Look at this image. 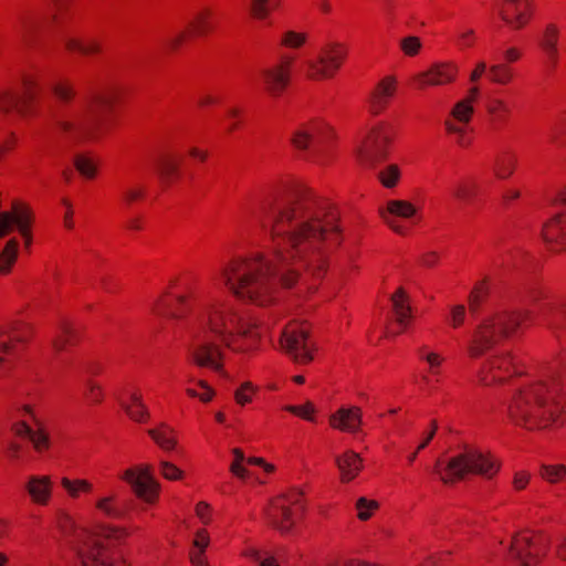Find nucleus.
Returning <instances> with one entry per match:
<instances>
[{
    "instance_id": "nucleus-28",
    "label": "nucleus",
    "mask_w": 566,
    "mask_h": 566,
    "mask_svg": "<svg viewBox=\"0 0 566 566\" xmlns=\"http://www.w3.org/2000/svg\"><path fill=\"white\" fill-rule=\"evenodd\" d=\"M25 488L34 503L48 504L52 492V482L49 476H30Z\"/></svg>"
},
{
    "instance_id": "nucleus-15",
    "label": "nucleus",
    "mask_w": 566,
    "mask_h": 566,
    "mask_svg": "<svg viewBox=\"0 0 566 566\" xmlns=\"http://www.w3.org/2000/svg\"><path fill=\"white\" fill-rule=\"evenodd\" d=\"M329 127L322 122H312L300 126L292 136V144L298 150H319L328 139Z\"/></svg>"
},
{
    "instance_id": "nucleus-30",
    "label": "nucleus",
    "mask_w": 566,
    "mask_h": 566,
    "mask_svg": "<svg viewBox=\"0 0 566 566\" xmlns=\"http://www.w3.org/2000/svg\"><path fill=\"white\" fill-rule=\"evenodd\" d=\"M147 433L164 451H172L177 446L175 430L166 422H159L156 428L148 429Z\"/></svg>"
},
{
    "instance_id": "nucleus-61",
    "label": "nucleus",
    "mask_w": 566,
    "mask_h": 566,
    "mask_svg": "<svg viewBox=\"0 0 566 566\" xmlns=\"http://www.w3.org/2000/svg\"><path fill=\"white\" fill-rule=\"evenodd\" d=\"M476 39L475 31L473 29L460 30L457 38V44L461 48H470L473 45Z\"/></svg>"
},
{
    "instance_id": "nucleus-27",
    "label": "nucleus",
    "mask_w": 566,
    "mask_h": 566,
    "mask_svg": "<svg viewBox=\"0 0 566 566\" xmlns=\"http://www.w3.org/2000/svg\"><path fill=\"white\" fill-rule=\"evenodd\" d=\"M38 424V429H32L25 421H19L13 424L12 430L13 432L21 438H28L34 449L38 452H42L46 450L50 446L49 436L43 429V427L35 420Z\"/></svg>"
},
{
    "instance_id": "nucleus-12",
    "label": "nucleus",
    "mask_w": 566,
    "mask_h": 566,
    "mask_svg": "<svg viewBox=\"0 0 566 566\" xmlns=\"http://www.w3.org/2000/svg\"><path fill=\"white\" fill-rule=\"evenodd\" d=\"M122 478L132 486L139 499L148 503L156 501L160 485L155 479L150 465L143 464L127 469Z\"/></svg>"
},
{
    "instance_id": "nucleus-22",
    "label": "nucleus",
    "mask_w": 566,
    "mask_h": 566,
    "mask_svg": "<svg viewBox=\"0 0 566 566\" xmlns=\"http://www.w3.org/2000/svg\"><path fill=\"white\" fill-rule=\"evenodd\" d=\"M531 0H504L499 6V14L512 29H522L528 21Z\"/></svg>"
},
{
    "instance_id": "nucleus-18",
    "label": "nucleus",
    "mask_w": 566,
    "mask_h": 566,
    "mask_svg": "<svg viewBox=\"0 0 566 566\" xmlns=\"http://www.w3.org/2000/svg\"><path fill=\"white\" fill-rule=\"evenodd\" d=\"M292 56H283L279 63L261 71L264 90L271 96H280L290 82Z\"/></svg>"
},
{
    "instance_id": "nucleus-31",
    "label": "nucleus",
    "mask_w": 566,
    "mask_h": 566,
    "mask_svg": "<svg viewBox=\"0 0 566 566\" xmlns=\"http://www.w3.org/2000/svg\"><path fill=\"white\" fill-rule=\"evenodd\" d=\"M479 87L473 86L469 90V95L454 105L451 114L460 124L467 125L470 122L473 114V103L479 96Z\"/></svg>"
},
{
    "instance_id": "nucleus-39",
    "label": "nucleus",
    "mask_w": 566,
    "mask_h": 566,
    "mask_svg": "<svg viewBox=\"0 0 566 566\" xmlns=\"http://www.w3.org/2000/svg\"><path fill=\"white\" fill-rule=\"evenodd\" d=\"M280 0H249V12L258 20H264L269 17L272 9L277 8Z\"/></svg>"
},
{
    "instance_id": "nucleus-45",
    "label": "nucleus",
    "mask_w": 566,
    "mask_h": 566,
    "mask_svg": "<svg viewBox=\"0 0 566 566\" xmlns=\"http://www.w3.org/2000/svg\"><path fill=\"white\" fill-rule=\"evenodd\" d=\"M179 161L172 155H163L158 159V172L164 179L169 180L178 171Z\"/></svg>"
},
{
    "instance_id": "nucleus-57",
    "label": "nucleus",
    "mask_w": 566,
    "mask_h": 566,
    "mask_svg": "<svg viewBox=\"0 0 566 566\" xmlns=\"http://www.w3.org/2000/svg\"><path fill=\"white\" fill-rule=\"evenodd\" d=\"M488 112L496 119H504V115L509 112V107L503 99L493 98L488 104Z\"/></svg>"
},
{
    "instance_id": "nucleus-37",
    "label": "nucleus",
    "mask_w": 566,
    "mask_h": 566,
    "mask_svg": "<svg viewBox=\"0 0 566 566\" xmlns=\"http://www.w3.org/2000/svg\"><path fill=\"white\" fill-rule=\"evenodd\" d=\"M19 243L17 239H11L7 242L3 250L0 252V274H8L11 266L14 264L18 258Z\"/></svg>"
},
{
    "instance_id": "nucleus-24",
    "label": "nucleus",
    "mask_w": 566,
    "mask_h": 566,
    "mask_svg": "<svg viewBox=\"0 0 566 566\" xmlns=\"http://www.w3.org/2000/svg\"><path fill=\"white\" fill-rule=\"evenodd\" d=\"M562 201L565 206L564 211L545 224L543 237L547 244L566 249V192L563 195Z\"/></svg>"
},
{
    "instance_id": "nucleus-50",
    "label": "nucleus",
    "mask_w": 566,
    "mask_h": 566,
    "mask_svg": "<svg viewBox=\"0 0 566 566\" xmlns=\"http://www.w3.org/2000/svg\"><path fill=\"white\" fill-rule=\"evenodd\" d=\"M357 516L361 521H367L373 512L378 509V503L374 500H368L366 497H359L356 502Z\"/></svg>"
},
{
    "instance_id": "nucleus-14",
    "label": "nucleus",
    "mask_w": 566,
    "mask_h": 566,
    "mask_svg": "<svg viewBox=\"0 0 566 566\" xmlns=\"http://www.w3.org/2000/svg\"><path fill=\"white\" fill-rule=\"evenodd\" d=\"M544 547L541 536H532L528 533L517 534L510 545V553L521 566H534L539 559Z\"/></svg>"
},
{
    "instance_id": "nucleus-13",
    "label": "nucleus",
    "mask_w": 566,
    "mask_h": 566,
    "mask_svg": "<svg viewBox=\"0 0 566 566\" xmlns=\"http://www.w3.org/2000/svg\"><path fill=\"white\" fill-rule=\"evenodd\" d=\"M36 92V83L31 77L23 80L21 92L0 91V113L9 114L17 111L21 116H27Z\"/></svg>"
},
{
    "instance_id": "nucleus-43",
    "label": "nucleus",
    "mask_w": 566,
    "mask_h": 566,
    "mask_svg": "<svg viewBox=\"0 0 566 566\" xmlns=\"http://www.w3.org/2000/svg\"><path fill=\"white\" fill-rule=\"evenodd\" d=\"M191 32L197 35H203L212 29L211 12L202 10L198 12L190 22Z\"/></svg>"
},
{
    "instance_id": "nucleus-60",
    "label": "nucleus",
    "mask_w": 566,
    "mask_h": 566,
    "mask_svg": "<svg viewBox=\"0 0 566 566\" xmlns=\"http://www.w3.org/2000/svg\"><path fill=\"white\" fill-rule=\"evenodd\" d=\"M85 386H86L85 397L92 403H99L103 398V391H102L101 386H98L96 382H94L92 380H87Z\"/></svg>"
},
{
    "instance_id": "nucleus-38",
    "label": "nucleus",
    "mask_w": 566,
    "mask_h": 566,
    "mask_svg": "<svg viewBox=\"0 0 566 566\" xmlns=\"http://www.w3.org/2000/svg\"><path fill=\"white\" fill-rule=\"evenodd\" d=\"M451 195L460 201H470L474 198L478 191V185L470 179L455 182L451 189Z\"/></svg>"
},
{
    "instance_id": "nucleus-17",
    "label": "nucleus",
    "mask_w": 566,
    "mask_h": 566,
    "mask_svg": "<svg viewBox=\"0 0 566 566\" xmlns=\"http://www.w3.org/2000/svg\"><path fill=\"white\" fill-rule=\"evenodd\" d=\"M49 21L50 18L36 9L21 13L18 18L17 28L21 42L29 48L38 44Z\"/></svg>"
},
{
    "instance_id": "nucleus-19",
    "label": "nucleus",
    "mask_w": 566,
    "mask_h": 566,
    "mask_svg": "<svg viewBox=\"0 0 566 566\" xmlns=\"http://www.w3.org/2000/svg\"><path fill=\"white\" fill-rule=\"evenodd\" d=\"M27 337V328L20 323L11 322L0 327V375L15 355L17 344L24 342Z\"/></svg>"
},
{
    "instance_id": "nucleus-36",
    "label": "nucleus",
    "mask_w": 566,
    "mask_h": 566,
    "mask_svg": "<svg viewBox=\"0 0 566 566\" xmlns=\"http://www.w3.org/2000/svg\"><path fill=\"white\" fill-rule=\"evenodd\" d=\"M63 41L67 50L77 51L85 55L98 53L101 50L99 43L92 39L84 41L76 38L63 35Z\"/></svg>"
},
{
    "instance_id": "nucleus-46",
    "label": "nucleus",
    "mask_w": 566,
    "mask_h": 566,
    "mask_svg": "<svg viewBox=\"0 0 566 566\" xmlns=\"http://www.w3.org/2000/svg\"><path fill=\"white\" fill-rule=\"evenodd\" d=\"M539 475L549 483H557L566 475V467L563 464H543L539 469Z\"/></svg>"
},
{
    "instance_id": "nucleus-51",
    "label": "nucleus",
    "mask_w": 566,
    "mask_h": 566,
    "mask_svg": "<svg viewBox=\"0 0 566 566\" xmlns=\"http://www.w3.org/2000/svg\"><path fill=\"white\" fill-rule=\"evenodd\" d=\"M401 51L408 56H415L419 53L422 44L418 36L408 35L399 42Z\"/></svg>"
},
{
    "instance_id": "nucleus-6",
    "label": "nucleus",
    "mask_w": 566,
    "mask_h": 566,
    "mask_svg": "<svg viewBox=\"0 0 566 566\" xmlns=\"http://www.w3.org/2000/svg\"><path fill=\"white\" fill-rule=\"evenodd\" d=\"M392 138L389 126L380 124L375 126L358 149L360 164L371 170H376L377 179L386 188H392L400 178V169L397 165H387L379 168L387 158V146Z\"/></svg>"
},
{
    "instance_id": "nucleus-2",
    "label": "nucleus",
    "mask_w": 566,
    "mask_h": 566,
    "mask_svg": "<svg viewBox=\"0 0 566 566\" xmlns=\"http://www.w3.org/2000/svg\"><path fill=\"white\" fill-rule=\"evenodd\" d=\"M153 311L172 318L193 311L195 322L189 327L187 356L191 364L221 375L226 357L223 347L234 353H247L256 347L259 333L240 313L224 304H206L195 293L176 297L175 305L158 300Z\"/></svg>"
},
{
    "instance_id": "nucleus-8",
    "label": "nucleus",
    "mask_w": 566,
    "mask_h": 566,
    "mask_svg": "<svg viewBox=\"0 0 566 566\" xmlns=\"http://www.w3.org/2000/svg\"><path fill=\"white\" fill-rule=\"evenodd\" d=\"M126 535L120 528L102 526L97 532L81 531L76 535L75 551L83 566H127L123 560L108 556L105 539L119 541Z\"/></svg>"
},
{
    "instance_id": "nucleus-26",
    "label": "nucleus",
    "mask_w": 566,
    "mask_h": 566,
    "mask_svg": "<svg viewBox=\"0 0 566 566\" xmlns=\"http://www.w3.org/2000/svg\"><path fill=\"white\" fill-rule=\"evenodd\" d=\"M329 423L335 429L356 432L361 424V411L358 407H342L329 417Z\"/></svg>"
},
{
    "instance_id": "nucleus-4",
    "label": "nucleus",
    "mask_w": 566,
    "mask_h": 566,
    "mask_svg": "<svg viewBox=\"0 0 566 566\" xmlns=\"http://www.w3.org/2000/svg\"><path fill=\"white\" fill-rule=\"evenodd\" d=\"M559 391V382L553 375L522 386L507 407L511 420L528 430L563 424Z\"/></svg>"
},
{
    "instance_id": "nucleus-58",
    "label": "nucleus",
    "mask_w": 566,
    "mask_h": 566,
    "mask_svg": "<svg viewBox=\"0 0 566 566\" xmlns=\"http://www.w3.org/2000/svg\"><path fill=\"white\" fill-rule=\"evenodd\" d=\"M209 544V536L205 530H200L196 534V538L193 541V547L196 551L191 552L190 559L192 560V555L203 557V552Z\"/></svg>"
},
{
    "instance_id": "nucleus-52",
    "label": "nucleus",
    "mask_w": 566,
    "mask_h": 566,
    "mask_svg": "<svg viewBox=\"0 0 566 566\" xmlns=\"http://www.w3.org/2000/svg\"><path fill=\"white\" fill-rule=\"evenodd\" d=\"M485 295L486 290L484 284L482 282L478 283L469 296V307L472 314H476Z\"/></svg>"
},
{
    "instance_id": "nucleus-34",
    "label": "nucleus",
    "mask_w": 566,
    "mask_h": 566,
    "mask_svg": "<svg viewBox=\"0 0 566 566\" xmlns=\"http://www.w3.org/2000/svg\"><path fill=\"white\" fill-rule=\"evenodd\" d=\"M516 156L512 153H503L496 156L494 160V174L499 179L511 177L516 167Z\"/></svg>"
},
{
    "instance_id": "nucleus-3",
    "label": "nucleus",
    "mask_w": 566,
    "mask_h": 566,
    "mask_svg": "<svg viewBox=\"0 0 566 566\" xmlns=\"http://www.w3.org/2000/svg\"><path fill=\"white\" fill-rule=\"evenodd\" d=\"M57 103L50 109V120L57 137L76 142L82 137L97 136L104 114L111 107V99L96 95L87 101L73 103L75 91L66 82L52 86Z\"/></svg>"
},
{
    "instance_id": "nucleus-5",
    "label": "nucleus",
    "mask_w": 566,
    "mask_h": 566,
    "mask_svg": "<svg viewBox=\"0 0 566 566\" xmlns=\"http://www.w3.org/2000/svg\"><path fill=\"white\" fill-rule=\"evenodd\" d=\"M528 317V312H495L486 315L471 333L468 345L469 355L473 358L482 356L502 338L510 336Z\"/></svg>"
},
{
    "instance_id": "nucleus-49",
    "label": "nucleus",
    "mask_w": 566,
    "mask_h": 566,
    "mask_svg": "<svg viewBox=\"0 0 566 566\" xmlns=\"http://www.w3.org/2000/svg\"><path fill=\"white\" fill-rule=\"evenodd\" d=\"M559 29L555 23H548L542 33L541 46H558Z\"/></svg>"
},
{
    "instance_id": "nucleus-10",
    "label": "nucleus",
    "mask_w": 566,
    "mask_h": 566,
    "mask_svg": "<svg viewBox=\"0 0 566 566\" xmlns=\"http://www.w3.org/2000/svg\"><path fill=\"white\" fill-rule=\"evenodd\" d=\"M302 509V493L297 490H292L272 502L268 516L274 527L282 533H286L294 525L297 511Z\"/></svg>"
},
{
    "instance_id": "nucleus-48",
    "label": "nucleus",
    "mask_w": 566,
    "mask_h": 566,
    "mask_svg": "<svg viewBox=\"0 0 566 566\" xmlns=\"http://www.w3.org/2000/svg\"><path fill=\"white\" fill-rule=\"evenodd\" d=\"M245 556L254 562L258 566H280L273 556L254 547H249L245 551Z\"/></svg>"
},
{
    "instance_id": "nucleus-35",
    "label": "nucleus",
    "mask_w": 566,
    "mask_h": 566,
    "mask_svg": "<svg viewBox=\"0 0 566 566\" xmlns=\"http://www.w3.org/2000/svg\"><path fill=\"white\" fill-rule=\"evenodd\" d=\"M394 311L397 317V323L403 328L407 326V318L410 315L411 308L407 303V294L403 289H398L391 296Z\"/></svg>"
},
{
    "instance_id": "nucleus-64",
    "label": "nucleus",
    "mask_w": 566,
    "mask_h": 566,
    "mask_svg": "<svg viewBox=\"0 0 566 566\" xmlns=\"http://www.w3.org/2000/svg\"><path fill=\"white\" fill-rule=\"evenodd\" d=\"M465 318L464 305H455L451 308V323L453 327H459Z\"/></svg>"
},
{
    "instance_id": "nucleus-59",
    "label": "nucleus",
    "mask_w": 566,
    "mask_h": 566,
    "mask_svg": "<svg viewBox=\"0 0 566 566\" xmlns=\"http://www.w3.org/2000/svg\"><path fill=\"white\" fill-rule=\"evenodd\" d=\"M284 409L308 421L314 420L313 413L315 412V408L311 402H306L304 406H286Z\"/></svg>"
},
{
    "instance_id": "nucleus-47",
    "label": "nucleus",
    "mask_w": 566,
    "mask_h": 566,
    "mask_svg": "<svg viewBox=\"0 0 566 566\" xmlns=\"http://www.w3.org/2000/svg\"><path fill=\"white\" fill-rule=\"evenodd\" d=\"M444 125L449 134L457 136L455 142L459 146L468 147L471 144L472 138L468 135L464 126L455 124L451 120H446Z\"/></svg>"
},
{
    "instance_id": "nucleus-25",
    "label": "nucleus",
    "mask_w": 566,
    "mask_h": 566,
    "mask_svg": "<svg viewBox=\"0 0 566 566\" xmlns=\"http://www.w3.org/2000/svg\"><path fill=\"white\" fill-rule=\"evenodd\" d=\"M416 213V208L403 200H390L387 203L386 209H380L381 219L388 224L395 232L402 234L403 228L394 217L410 218Z\"/></svg>"
},
{
    "instance_id": "nucleus-33",
    "label": "nucleus",
    "mask_w": 566,
    "mask_h": 566,
    "mask_svg": "<svg viewBox=\"0 0 566 566\" xmlns=\"http://www.w3.org/2000/svg\"><path fill=\"white\" fill-rule=\"evenodd\" d=\"M544 324L554 333L566 325V306H549L541 311Z\"/></svg>"
},
{
    "instance_id": "nucleus-11",
    "label": "nucleus",
    "mask_w": 566,
    "mask_h": 566,
    "mask_svg": "<svg viewBox=\"0 0 566 566\" xmlns=\"http://www.w3.org/2000/svg\"><path fill=\"white\" fill-rule=\"evenodd\" d=\"M281 346L297 364H307L313 359L307 329L296 322L290 323L283 329Z\"/></svg>"
},
{
    "instance_id": "nucleus-40",
    "label": "nucleus",
    "mask_w": 566,
    "mask_h": 566,
    "mask_svg": "<svg viewBox=\"0 0 566 566\" xmlns=\"http://www.w3.org/2000/svg\"><path fill=\"white\" fill-rule=\"evenodd\" d=\"M61 484L72 499H77L82 493H90L93 490L92 483L84 479L63 478Z\"/></svg>"
},
{
    "instance_id": "nucleus-41",
    "label": "nucleus",
    "mask_w": 566,
    "mask_h": 566,
    "mask_svg": "<svg viewBox=\"0 0 566 566\" xmlns=\"http://www.w3.org/2000/svg\"><path fill=\"white\" fill-rule=\"evenodd\" d=\"M514 77V71L507 64H492L489 67V78L492 83L499 85L509 84Z\"/></svg>"
},
{
    "instance_id": "nucleus-63",
    "label": "nucleus",
    "mask_w": 566,
    "mask_h": 566,
    "mask_svg": "<svg viewBox=\"0 0 566 566\" xmlns=\"http://www.w3.org/2000/svg\"><path fill=\"white\" fill-rule=\"evenodd\" d=\"M144 196V188L143 187H130L124 190L123 192V199L125 203L129 205Z\"/></svg>"
},
{
    "instance_id": "nucleus-7",
    "label": "nucleus",
    "mask_w": 566,
    "mask_h": 566,
    "mask_svg": "<svg viewBox=\"0 0 566 566\" xmlns=\"http://www.w3.org/2000/svg\"><path fill=\"white\" fill-rule=\"evenodd\" d=\"M497 469L499 464L495 460L475 449H467L450 458L444 464L438 459L434 465V472L446 484L463 480L468 473L491 478Z\"/></svg>"
},
{
    "instance_id": "nucleus-1",
    "label": "nucleus",
    "mask_w": 566,
    "mask_h": 566,
    "mask_svg": "<svg viewBox=\"0 0 566 566\" xmlns=\"http://www.w3.org/2000/svg\"><path fill=\"white\" fill-rule=\"evenodd\" d=\"M261 226L279 265L263 256L234 259L221 276L234 295L263 306L273 300L279 282L292 286L305 284L308 276L322 277L329 253L339 244V230L329 205L303 185L286 189L264 211Z\"/></svg>"
},
{
    "instance_id": "nucleus-16",
    "label": "nucleus",
    "mask_w": 566,
    "mask_h": 566,
    "mask_svg": "<svg viewBox=\"0 0 566 566\" xmlns=\"http://www.w3.org/2000/svg\"><path fill=\"white\" fill-rule=\"evenodd\" d=\"M517 363L510 355H500L490 357L480 370V382L482 385H491L492 382H501L513 374H517Z\"/></svg>"
},
{
    "instance_id": "nucleus-23",
    "label": "nucleus",
    "mask_w": 566,
    "mask_h": 566,
    "mask_svg": "<svg viewBox=\"0 0 566 566\" xmlns=\"http://www.w3.org/2000/svg\"><path fill=\"white\" fill-rule=\"evenodd\" d=\"M117 400L133 421L142 423L149 419V410L138 391L125 390L123 396L117 397Z\"/></svg>"
},
{
    "instance_id": "nucleus-56",
    "label": "nucleus",
    "mask_w": 566,
    "mask_h": 566,
    "mask_svg": "<svg viewBox=\"0 0 566 566\" xmlns=\"http://www.w3.org/2000/svg\"><path fill=\"white\" fill-rule=\"evenodd\" d=\"M232 453L234 455V461L231 464L230 470L238 478L244 479L248 474V471L242 467V462L247 461V459L240 449H233Z\"/></svg>"
},
{
    "instance_id": "nucleus-32",
    "label": "nucleus",
    "mask_w": 566,
    "mask_h": 566,
    "mask_svg": "<svg viewBox=\"0 0 566 566\" xmlns=\"http://www.w3.org/2000/svg\"><path fill=\"white\" fill-rule=\"evenodd\" d=\"M336 464L340 471L343 481L353 480L361 469V460L359 455L353 451L346 452L343 457H337Z\"/></svg>"
},
{
    "instance_id": "nucleus-53",
    "label": "nucleus",
    "mask_w": 566,
    "mask_h": 566,
    "mask_svg": "<svg viewBox=\"0 0 566 566\" xmlns=\"http://www.w3.org/2000/svg\"><path fill=\"white\" fill-rule=\"evenodd\" d=\"M424 347L419 349L420 358L429 365V371H437L436 369L442 367L444 358L436 352H426Z\"/></svg>"
},
{
    "instance_id": "nucleus-62",
    "label": "nucleus",
    "mask_w": 566,
    "mask_h": 566,
    "mask_svg": "<svg viewBox=\"0 0 566 566\" xmlns=\"http://www.w3.org/2000/svg\"><path fill=\"white\" fill-rule=\"evenodd\" d=\"M306 36L302 33H296L294 31H289L284 34L282 44L290 48H300L305 43Z\"/></svg>"
},
{
    "instance_id": "nucleus-29",
    "label": "nucleus",
    "mask_w": 566,
    "mask_h": 566,
    "mask_svg": "<svg viewBox=\"0 0 566 566\" xmlns=\"http://www.w3.org/2000/svg\"><path fill=\"white\" fill-rule=\"evenodd\" d=\"M396 91V81L394 77L384 78L375 90L370 99V108L374 114L380 113L388 104L389 98Z\"/></svg>"
},
{
    "instance_id": "nucleus-9",
    "label": "nucleus",
    "mask_w": 566,
    "mask_h": 566,
    "mask_svg": "<svg viewBox=\"0 0 566 566\" xmlns=\"http://www.w3.org/2000/svg\"><path fill=\"white\" fill-rule=\"evenodd\" d=\"M347 46L338 41L325 42L316 60L307 61L308 76L313 80L329 78L340 69L347 56Z\"/></svg>"
},
{
    "instance_id": "nucleus-20",
    "label": "nucleus",
    "mask_w": 566,
    "mask_h": 566,
    "mask_svg": "<svg viewBox=\"0 0 566 566\" xmlns=\"http://www.w3.org/2000/svg\"><path fill=\"white\" fill-rule=\"evenodd\" d=\"M30 220L31 212L29 208L18 201H14L12 203L11 212L0 211V239L6 237L12 230L13 224H15L22 237L25 239V244L29 245L31 242L28 229Z\"/></svg>"
},
{
    "instance_id": "nucleus-54",
    "label": "nucleus",
    "mask_w": 566,
    "mask_h": 566,
    "mask_svg": "<svg viewBox=\"0 0 566 566\" xmlns=\"http://www.w3.org/2000/svg\"><path fill=\"white\" fill-rule=\"evenodd\" d=\"M74 165L81 175L87 178H93L95 175V167L91 159L78 155L74 159Z\"/></svg>"
},
{
    "instance_id": "nucleus-21",
    "label": "nucleus",
    "mask_w": 566,
    "mask_h": 566,
    "mask_svg": "<svg viewBox=\"0 0 566 566\" xmlns=\"http://www.w3.org/2000/svg\"><path fill=\"white\" fill-rule=\"evenodd\" d=\"M458 69L451 63H437L429 70L419 73L415 77V82L420 88L427 86H438L451 83L455 80Z\"/></svg>"
},
{
    "instance_id": "nucleus-42",
    "label": "nucleus",
    "mask_w": 566,
    "mask_h": 566,
    "mask_svg": "<svg viewBox=\"0 0 566 566\" xmlns=\"http://www.w3.org/2000/svg\"><path fill=\"white\" fill-rule=\"evenodd\" d=\"M74 338L75 333L72 326L67 322H62L53 339V347L56 352H61L65 349L66 345H72Z\"/></svg>"
},
{
    "instance_id": "nucleus-44",
    "label": "nucleus",
    "mask_w": 566,
    "mask_h": 566,
    "mask_svg": "<svg viewBox=\"0 0 566 566\" xmlns=\"http://www.w3.org/2000/svg\"><path fill=\"white\" fill-rule=\"evenodd\" d=\"M115 496H104L97 500L96 507L104 513L107 517L122 518L125 512L115 505Z\"/></svg>"
},
{
    "instance_id": "nucleus-55",
    "label": "nucleus",
    "mask_w": 566,
    "mask_h": 566,
    "mask_svg": "<svg viewBox=\"0 0 566 566\" xmlns=\"http://www.w3.org/2000/svg\"><path fill=\"white\" fill-rule=\"evenodd\" d=\"M159 470L165 479L171 481L179 480L184 475L182 471L179 468H177L175 464L168 461H160Z\"/></svg>"
}]
</instances>
